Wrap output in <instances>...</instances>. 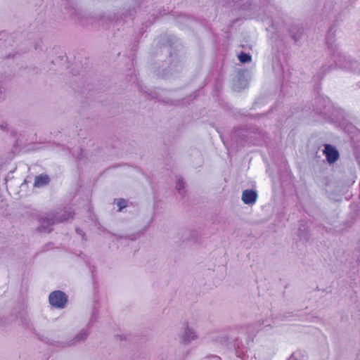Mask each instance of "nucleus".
I'll use <instances>...</instances> for the list:
<instances>
[{
	"label": "nucleus",
	"mask_w": 360,
	"mask_h": 360,
	"mask_svg": "<svg viewBox=\"0 0 360 360\" xmlns=\"http://www.w3.org/2000/svg\"><path fill=\"white\" fill-rule=\"evenodd\" d=\"M335 31L330 28L326 37L328 48L333 60V64L341 69L352 70L357 74H360V63L347 57L344 53L339 51L334 40Z\"/></svg>",
	"instance_id": "f257e3e1"
},
{
	"label": "nucleus",
	"mask_w": 360,
	"mask_h": 360,
	"mask_svg": "<svg viewBox=\"0 0 360 360\" xmlns=\"http://www.w3.org/2000/svg\"><path fill=\"white\" fill-rule=\"evenodd\" d=\"M340 115V110L333 105L328 97L316 95V122L334 123Z\"/></svg>",
	"instance_id": "f03ea898"
},
{
	"label": "nucleus",
	"mask_w": 360,
	"mask_h": 360,
	"mask_svg": "<svg viewBox=\"0 0 360 360\" xmlns=\"http://www.w3.org/2000/svg\"><path fill=\"white\" fill-rule=\"evenodd\" d=\"M323 153L325 155L327 162L330 165L336 162L340 158L339 151L334 146L330 144H324V149L323 150Z\"/></svg>",
	"instance_id": "7ed1b4c3"
},
{
	"label": "nucleus",
	"mask_w": 360,
	"mask_h": 360,
	"mask_svg": "<svg viewBox=\"0 0 360 360\" xmlns=\"http://www.w3.org/2000/svg\"><path fill=\"white\" fill-rule=\"evenodd\" d=\"M66 302V295L61 291H54L49 295V302L53 307L58 308H63Z\"/></svg>",
	"instance_id": "20e7f679"
},
{
	"label": "nucleus",
	"mask_w": 360,
	"mask_h": 360,
	"mask_svg": "<svg viewBox=\"0 0 360 360\" xmlns=\"http://www.w3.org/2000/svg\"><path fill=\"white\" fill-rule=\"evenodd\" d=\"M181 341L184 343H189L197 338V335L193 329L186 326L181 335Z\"/></svg>",
	"instance_id": "39448f33"
},
{
	"label": "nucleus",
	"mask_w": 360,
	"mask_h": 360,
	"mask_svg": "<svg viewBox=\"0 0 360 360\" xmlns=\"http://www.w3.org/2000/svg\"><path fill=\"white\" fill-rule=\"evenodd\" d=\"M257 193L253 190H245L242 194V200L245 204L252 205L255 203Z\"/></svg>",
	"instance_id": "423d86ee"
},
{
	"label": "nucleus",
	"mask_w": 360,
	"mask_h": 360,
	"mask_svg": "<svg viewBox=\"0 0 360 360\" xmlns=\"http://www.w3.org/2000/svg\"><path fill=\"white\" fill-rule=\"evenodd\" d=\"M54 223L55 221L52 218L47 217L46 219H42L39 229L41 232H49L51 230L49 227Z\"/></svg>",
	"instance_id": "0eeeda50"
},
{
	"label": "nucleus",
	"mask_w": 360,
	"mask_h": 360,
	"mask_svg": "<svg viewBox=\"0 0 360 360\" xmlns=\"http://www.w3.org/2000/svg\"><path fill=\"white\" fill-rule=\"evenodd\" d=\"M49 182V178L47 175H39L35 177L34 186L35 187H41Z\"/></svg>",
	"instance_id": "6e6552de"
},
{
	"label": "nucleus",
	"mask_w": 360,
	"mask_h": 360,
	"mask_svg": "<svg viewBox=\"0 0 360 360\" xmlns=\"http://www.w3.org/2000/svg\"><path fill=\"white\" fill-rule=\"evenodd\" d=\"M288 360H307V357L301 352H296Z\"/></svg>",
	"instance_id": "1a4fd4ad"
},
{
	"label": "nucleus",
	"mask_w": 360,
	"mask_h": 360,
	"mask_svg": "<svg viewBox=\"0 0 360 360\" xmlns=\"http://www.w3.org/2000/svg\"><path fill=\"white\" fill-rule=\"evenodd\" d=\"M238 59L243 63H248V62H250L251 60V56H250V55H249L248 53H241L238 56Z\"/></svg>",
	"instance_id": "9d476101"
},
{
	"label": "nucleus",
	"mask_w": 360,
	"mask_h": 360,
	"mask_svg": "<svg viewBox=\"0 0 360 360\" xmlns=\"http://www.w3.org/2000/svg\"><path fill=\"white\" fill-rule=\"evenodd\" d=\"M87 334L84 331H82L79 334L77 335L76 337L77 341H80L82 340H84L86 337Z\"/></svg>",
	"instance_id": "9b49d317"
},
{
	"label": "nucleus",
	"mask_w": 360,
	"mask_h": 360,
	"mask_svg": "<svg viewBox=\"0 0 360 360\" xmlns=\"http://www.w3.org/2000/svg\"><path fill=\"white\" fill-rule=\"evenodd\" d=\"M118 206L120 207L119 210H121L126 207V201L123 199L120 200L118 202Z\"/></svg>",
	"instance_id": "f8f14e48"
},
{
	"label": "nucleus",
	"mask_w": 360,
	"mask_h": 360,
	"mask_svg": "<svg viewBox=\"0 0 360 360\" xmlns=\"http://www.w3.org/2000/svg\"><path fill=\"white\" fill-rule=\"evenodd\" d=\"M184 182L181 180H178L176 183V189L180 191L181 188H184Z\"/></svg>",
	"instance_id": "ddd939ff"
},
{
	"label": "nucleus",
	"mask_w": 360,
	"mask_h": 360,
	"mask_svg": "<svg viewBox=\"0 0 360 360\" xmlns=\"http://www.w3.org/2000/svg\"><path fill=\"white\" fill-rule=\"evenodd\" d=\"M69 217H72V215H70V216H69L68 217H67V218H63V219H61V221L66 220V219H68Z\"/></svg>",
	"instance_id": "4468645a"
},
{
	"label": "nucleus",
	"mask_w": 360,
	"mask_h": 360,
	"mask_svg": "<svg viewBox=\"0 0 360 360\" xmlns=\"http://www.w3.org/2000/svg\"><path fill=\"white\" fill-rule=\"evenodd\" d=\"M332 66H333V64H330V66H328V68H327V70H329V68H330V67H332Z\"/></svg>",
	"instance_id": "2eb2a0df"
},
{
	"label": "nucleus",
	"mask_w": 360,
	"mask_h": 360,
	"mask_svg": "<svg viewBox=\"0 0 360 360\" xmlns=\"http://www.w3.org/2000/svg\"><path fill=\"white\" fill-rule=\"evenodd\" d=\"M332 66H333V64H330V66H328V68H327V70H329V68H330V67H332Z\"/></svg>",
	"instance_id": "dca6fc26"
},
{
	"label": "nucleus",
	"mask_w": 360,
	"mask_h": 360,
	"mask_svg": "<svg viewBox=\"0 0 360 360\" xmlns=\"http://www.w3.org/2000/svg\"><path fill=\"white\" fill-rule=\"evenodd\" d=\"M332 66H333V64H330V66H328V68H327V70H329V68H330V67H332Z\"/></svg>",
	"instance_id": "f3484780"
},
{
	"label": "nucleus",
	"mask_w": 360,
	"mask_h": 360,
	"mask_svg": "<svg viewBox=\"0 0 360 360\" xmlns=\"http://www.w3.org/2000/svg\"><path fill=\"white\" fill-rule=\"evenodd\" d=\"M322 69H324V71H326V68H325V67H322Z\"/></svg>",
	"instance_id": "a211bd4d"
}]
</instances>
